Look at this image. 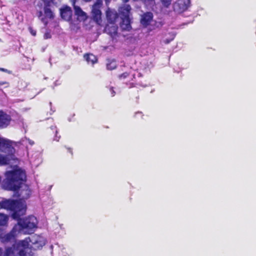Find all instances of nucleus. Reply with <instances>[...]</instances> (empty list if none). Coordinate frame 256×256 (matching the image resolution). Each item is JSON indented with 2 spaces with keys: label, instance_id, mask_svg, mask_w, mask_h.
<instances>
[{
  "label": "nucleus",
  "instance_id": "1",
  "mask_svg": "<svg viewBox=\"0 0 256 256\" xmlns=\"http://www.w3.org/2000/svg\"><path fill=\"white\" fill-rule=\"evenodd\" d=\"M5 176L6 178L2 182V188L4 190L13 191L18 190L26 178L25 172L21 170L7 171Z\"/></svg>",
  "mask_w": 256,
  "mask_h": 256
},
{
  "label": "nucleus",
  "instance_id": "38",
  "mask_svg": "<svg viewBox=\"0 0 256 256\" xmlns=\"http://www.w3.org/2000/svg\"><path fill=\"white\" fill-rule=\"evenodd\" d=\"M110 0H106V2H108V1H109Z\"/></svg>",
  "mask_w": 256,
  "mask_h": 256
},
{
  "label": "nucleus",
  "instance_id": "8",
  "mask_svg": "<svg viewBox=\"0 0 256 256\" xmlns=\"http://www.w3.org/2000/svg\"><path fill=\"white\" fill-rule=\"evenodd\" d=\"M190 0H178L174 4V10L178 13L186 10L189 6Z\"/></svg>",
  "mask_w": 256,
  "mask_h": 256
},
{
  "label": "nucleus",
  "instance_id": "37",
  "mask_svg": "<svg viewBox=\"0 0 256 256\" xmlns=\"http://www.w3.org/2000/svg\"><path fill=\"white\" fill-rule=\"evenodd\" d=\"M24 192V191H22V192H20V194H23Z\"/></svg>",
  "mask_w": 256,
  "mask_h": 256
},
{
  "label": "nucleus",
  "instance_id": "4",
  "mask_svg": "<svg viewBox=\"0 0 256 256\" xmlns=\"http://www.w3.org/2000/svg\"><path fill=\"white\" fill-rule=\"evenodd\" d=\"M17 220H18V224L14 226H20L18 228V232H22L25 234H30L36 228L38 220L34 216H30L24 219H20V218Z\"/></svg>",
  "mask_w": 256,
  "mask_h": 256
},
{
  "label": "nucleus",
  "instance_id": "29",
  "mask_svg": "<svg viewBox=\"0 0 256 256\" xmlns=\"http://www.w3.org/2000/svg\"><path fill=\"white\" fill-rule=\"evenodd\" d=\"M56 136H55V138H54V140H56V141H57V142H58V141L59 140V139H60V136H58V138H57V137H58V136H57V133H58V131H57V130H56Z\"/></svg>",
  "mask_w": 256,
  "mask_h": 256
},
{
  "label": "nucleus",
  "instance_id": "21",
  "mask_svg": "<svg viewBox=\"0 0 256 256\" xmlns=\"http://www.w3.org/2000/svg\"><path fill=\"white\" fill-rule=\"evenodd\" d=\"M8 216L4 214L0 213V226H6L8 224Z\"/></svg>",
  "mask_w": 256,
  "mask_h": 256
},
{
  "label": "nucleus",
  "instance_id": "28",
  "mask_svg": "<svg viewBox=\"0 0 256 256\" xmlns=\"http://www.w3.org/2000/svg\"><path fill=\"white\" fill-rule=\"evenodd\" d=\"M30 30L31 34L32 36H35L36 35V30H32V28H30Z\"/></svg>",
  "mask_w": 256,
  "mask_h": 256
},
{
  "label": "nucleus",
  "instance_id": "14",
  "mask_svg": "<svg viewBox=\"0 0 256 256\" xmlns=\"http://www.w3.org/2000/svg\"><path fill=\"white\" fill-rule=\"evenodd\" d=\"M10 116L4 113L0 114V128H6L10 123Z\"/></svg>",
  "mask_w": 256,
  "mask_h": 256
},
{
  "label": "nucleus",
  "instance_id": "27",
  "mask_svg": "<svg viewBox=\"0 0 256 256\" xmlns=\"http://www.w3.org/2000/svg\"><path fill=\"white\" fill-rule=\"evenodd\" d=\"M50 38V34L49 32H46L44 34V38L48 39Z\"/></svg>",
  "mask_w": 256,
  "mask_h": 256
},
{
  "label": "nucleus",
  "instance_id": "15",
  "mask_svg": "<svg viewBox=\"0 0 256 256\" xmlns=\"http://www.w3.org/2000/svg\"><path fill=\"white\" fill-rule=\"evenodd\" d=\"M106 16L108 22L110 24H113L118 18V14L115 10L108 8L106 12Z\"/></svg>",
  "mask_w": 256,
  "mask_h": 256
},
{
  "label": "nucleus",
  "instance_id": "5",
  "mask_svg": "<svg viewBox=\"0 0 256 256\" xmlns=\"http://www.w3.org/2000/svg\"><path fill=\"white\" fill-rule=\"evenodd\" d=\"M37 16L40 21L46 26L48 22V20H52L54 17V14L48 4H45L44 5L43 12L42 10L38 12Z\"/></svg>",
  "mask_w": 256,
  "mask_h": 256
},
{
  "label": "nucleus",
  "instance_id": "34",
  "mask_svg": "<svg viewBox=\"0 0 256 256\" xmlns=\"http://www.w3.org/2000/svg\"><path fill=\"white\" fill-rule=\"evenodd\" d=\"M124 2H128L129 0H122Z\"/></svg>",
  "mask_w": 256,
  "mask_h": 256
},
{
  "label": "nucleus",
  "instance_id": "23",
  "mask_svg": "<svg viewBox=\"0 0 256 256\" xmlns=\"http://www.w3.org/2000/svg\"><path fill=\"white\" fill-rule=\"evenodd\" d=\"M163 6L168 8L171 4L172 0H160Z\"/></svg>",
  "mask_w": 256,
  "mask_h": 256
},
{
  "label": "nucleus",
  "instance_id": "3",
  "mask_svg": "<svg viewBox=\"0 0 256 256\" xmlns=\"http://www.w3.org/2000/svg\"><path fill=\"white\" fill-rule=\"evenodd\" d=\"M0 206L2 208L13 212L12 217L14 220H18L26 212L25 205L22 202L13 200H5L0 202Z\"/></svg>",
  "mask_w": 256,
  "mask_h": 256
},
{
  "label": "nucleus",
  "instance_id": "32",
  "mask_svg": "<svg viewBox=\"0 0 256 256\" xmlns=\"http://www.w3.org/2000/svg\"><path fill=\"white\" fill-rule=\"evenodd\" d=\"M0 70L2 71V72H8V70L6 69H4V68H0Z\"/></svg>",
  "mask_w": 256,
  "mask_h": 256
},
{
  "label": "nucleus",
  "instance_id": "31",
  "mask_svg": "<svg viewBox=\"0 0 256 256\" xmlns=\"http://www.w3.org/2000/svg\"><path fill=\"white\" fill-rule=\"evenodd\" d=\"M111 94L112 96H114L115 95V92L112 90V88H110Z\"/></svg>",
  "mask_w": 256,
  "mask_h": 256
},
{
  "label": "nucleus",
  "instance_id": "24",
  "mask_svg": "<svg viewBox=\"0 0 256 256\" xmlns=\"http://www.w3.org/2000/svg\"><path fill=\"white\" fill-rule=\"evenodd\" d=\"M175 36H176V34L174 32H172L171 34L172 38H170L166 39L165 40H164V42L166 44H169L172 40L174 39Z\"/></svg>",
  "mask_w": 256,
  "mask_h": 256
},
{
  "label": "nucleus",
  "instance_id": "6",
  "mask_svg": "<svg viewBox=\"0 0 256 256\" xmlns=\"http://www.w3.org/2000/svg\"><path fill=\"white\" fill-rule=\"evenodd\" d=\"M36 256V254H25L16 244L14 243L12 246L6 248L4 256Z\"/></svg>",
  "mask_w": 256,
  "mask_h": 256
},
{
  "label": "nucleus",
  "instance_id": "17",
  "mask_svg": "<svg viewBox=\"0 0 256 256\" xmlns=\"http://www.w3.org/2000/svg\"><path fill=\"white\" fill-rule=\"evenodd\" d=\"M122 22L120 26L123 30H130L131 29L130 20V16L121 18Z\"/></svg>",
  "mask_w": 256,
  "mask_h": 256
},
{
  "label": "nucleus",
  "instance_id": "35",
  "mask_svg": "<svg viewBox=\"0 0 256 256\" xmlns=\"http://www.w3.org/2000/svg\"><path fill=\"white\" fill-rule=\"evenodd\" d=\"M50 248L52 250L53 249V246L51 245L50 246Z\"/></svg>",
  "mask_w": 256,
  "mask_h": 256
},
{
  "label": "nucleus",
  "instance_id": "26",
  "mask_svg": "<svg viewBox=\"0 0 256 256\" xmlns=\"http://www.w3.org/2000/svg\"><path fill=\"white\" fill-rule=\"evenodd\" d=\"M128 75H129L128 73L126 72L123 73L121 75H120V78H127Z\"/></svg>",
  "mask_w": 256,
  "mask_h": 256
},
{
  "label": "nucleus",
  "instance_id": "30",
  "mask_svg": "<svg viewBox=\"0 0 256 256\" xmlns=\"http://www.w3.org/2000/svg\"><path fill=\"white\" fill-rule=\"evenodd\" d=\"M26 140L28 141V143L30 144V145H33L34 144V141L32 140H30V139H28L26 138Z\"/></svg>",
  "mask_w": 256,
  "mask_h": 256
},
{
  "label": "nucleus",
  "instance_id": "18",
  "mask_svg": "<svg viewBox=\"0 0 256 256\" xmlns=\"http://www.w3.org/2000/svg\"><path fill=\"white\" fill-rule=\"evenodd\" d=\"M84 58L88 64H94L97 61L96 58L92 54H86L84 55Z\"/></svg>",
  "mask_w": 256,
  "mask_h": 256
},
{
  "label": "nucleus",
  "instance_id": "11",
  "mask_svg": "<svg viewBox=\"0 0 256 256\" xmlns=\"http://www.w3.org/2000/svg\"><path fill=\"white\" fill-rule=\"evenodd\" d=\"M74 6V14L79 20H84L87 18L86 14L78 6L76 5V0H70Z\"/></svg>",
  "mask_w": 256,
  "mask_h": 256
},
{
  "label": "nucleus",
  "instance_id": "7",
  "mask_svg": "<svg viewBox=\"0 0 256 256\" xmlns=\"http://www.w3.org/2000/svg\"><path fill=\"white\" fill-rule=\"evenodd\" d=\"M102 5V1L98 0L92 7V14L93 20L98 24H100L101 22L102 12L100 8Z\"/></svg>",
  "mask_w": 256,
  "mask_h": 256
},
{
  "label": "nucleus",
  "instance_id": "16",
  "mask_svg": "<svg viewBox=\"0 0 256 256\" xmlns=\"http://www.w3.org/2000/svg\"><path fill=\"white\" fill-rule=\"evenodd\" d=\"M153 14L151 12H147L144 14L141 18V24L144 26L148 25L152 20Z\"/></svg>",
  "mask_w": 256,
  "mask_h": 256
},
{
  "label": "nucleus",
  "instance_id": "22",
  "mask_svg": "<svg viewBox=\"0 0 256 256\" xmlns=\"http://www.w3.org/2000/svg\"><path fill=\"white\" fill-rule=\"evenodd\" d=\"M9 164V159L7 156L0 154V166H4Z\"/></svg>",
  "mask_w": 256,
  "mask_h": 256
},
{
  "label": "nucleus",
  "instance_id": "20",
  "mask_svg": "<svg viewBox=\"0 0 256 256\" xmlns=\"http://www.w3.org/2000/svg\"><path fill=\"white\" fill-rule=\"evenodd\" d=\"M106 61V68L108 70H112L116 68L117 64L114 60L108 59Z\"/></svg>",
  "mask_w": 256,
  "mask_h": 256
},
{
  "label": "nucleus",
  "instance_id": "13",
  "mask_svg": "<svg viewBox=\"0 0 256 256\" xmlns=\"http://www.w3.org/2000/svg\"><path fill=\"white\" fill-rule=\"evenodd\" d=\"M72 12L71 8L66 6L60 10V15L62 18L66 21L72 19Z\"/></svg>",
  "mask_w": 256,
  "mask_h": 256
},
{
  "label": "nucleus",
  "instance_id": "2",
  "mask_svg": "<svg viewBox=\"0 0 256 256\" xmlns=\"http://www.w3.org/2000/svg\"><path fill=\"white\" fill-rule=\"evenodd\" d=\"M30 242L32 244V246L34 250H40L46 244V240L42 236L34 234L15 244L16 246H18L25 254H35L28 248Z\"/></svg>",
  "mask_w": 256,
  "mask_h": 256
},
{
  "label": "nucleus",
  "instance_id": "9",
  "mask_svg": "<svg viewBox=\"0 0 256 256\" xmlns=\"http://www.w3.org/2000/svg\"><path fill=\"white\" fill-rule=\"evenodd\" d=\"M0 151L11 154L14 152V148L10 141L0 137Z\"/></svg>",
  "mask_w": 256,
  "mask_h": 256
},
{
  "label": "nucleus",
  "instance_id": "10",
  "mask_svg": "<svg viewBox=\"0 0 256 256\" xmlns=\"http://www.w3.org/2000/svg\"><path fill=\"white\" fill-rule=\"evenodd\" d=\"M19 227L18 226H14L10 232L4 234L0 241L2 243H6L14 240L18 233V228Z\"/></svg>",
  "mask_w": 256,
  "mask_h": 256
},
{
  "label": "nucleus",
  "instance_id": "33",
  "mask_svg": "<svg viewBox=\"0 0 256 256\" xmlns=\"http://www.w3.org/2000/svg\"><path fill=\"white\" fill-rule=\"evenodd\" d=\"M2 254V249L0 248V256Z\"/></svg>",
  "mask_w": 256,
  "mask_h": 256
},
{
  "label": "nucleus",
  "instance_id": "25",
  "mask_svg": "<svg viewBox=\"0 0 256 256\" xmlns=\"http://www.w3.org/2000/svg\"><path fill=\"white\" fill-rule=\"evenodd\" d=\"M26 190L24 192H25V194L26 196H22L24 198H28L29 197V196L30 194V191L26 186Z\"/></svg>",
  "mask_w": 256,
  "mask_h": 256
},
{
  "label": "nucleus",
  "instance_id": "19",
  "mask_svg": "<svg viewBox=\"0 0 256 256\" xmlns=\"http://www.w3.org/2000/svg\"><path fill=\"white\" fill-rule=\"evenodd\" d=\"M106 31L111 36H115L117 33V27L115 26H107L106 27Z\"/></svg>",
  "mask_w": 256,
  "mask_h": 256
},
{
  "label": "nucleus",
  "instance_id": "12",
  "mask_svg": "<svg viewBox=\"0 0 256 256\" xmlns=\"http://www.w3.org/2000/svg\"><path fill=\"white\" fill-rule=\"evenodd\" d=\"M131 7L130 4H124L118 8L119 14L120 18H125L130 16Z\"/></svg>",
  "mask_w": 256,
  "mask_h": 256
},
{
  "label": "nucleus",
  "instance_id": "36",
  "mask_svg": "<svg viewBox=\"0 0 256 256\" xmlns=\"http://www.w3.org/2000/svg\"><path fill=\"white\" fill-rule=\"evenodd\" d=\"M68 150L70 152L72 153V150L70 148H68Z\"/></svg>",
  "mask_w": 256,
  "mask_h": 256
}]
</instances>
